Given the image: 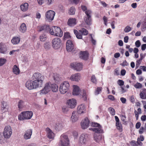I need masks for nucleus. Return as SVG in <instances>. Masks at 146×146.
<instances>
[{
	"instance_id": "obj_18",
	"label": "nucleus",
	"mask_w": 146,
	"mask_h": 146,
	"mask_svg": "<svg viewBox=\"0 0 146 146\" xmlns=\"http://www.w3.org/2000/svg\"><path fill=\"white\" fill-rule=\"evenodd\" d=\"M9 108V106L6 102L4 101L1 102V110L2 112L4 113L7 112Z\"/></svg>"
},
{
	"instance_id": "obj_54",
	"label": "nucleus",
	"mask_w": 146,
	"mask_h": 146,
	"mask_svg": "<svg viewBox=\"0 0 146 146\" xmlns=\"http://www.w3.org/2000/svg\"><path fill=\"white\" fill-rule=\"evenodd\" d=\"M102 88L101 87L98 88L95 91V93L96 94H99L100 92L101 91Z\"/></svg>"
},
{
	"instance_id": "obj_23",
	"label": "nucleus",
	"mask_w": 146,
	"mask_h": 146,
	"mask_svg": "<svg viewBox=\"0 0 146 146\" xmlns=\"http://www.w3.org/2000/svg\"><path fill=\"white\" fill-rule=\"evenodd\" d=\"M32 133V129H27L25 132L24 135V137L25 139H27L30 138Z\"/></svg>"
},
{
	"instance_id": "obj_20",
	"label": "nucleus",
	"mask_w": 146,
	"mask_h": 146,
	"mask_svg": "<svg viewBox=\"0 0 146 146\" xmlns=\"http://www.w3.org/2000/svg\"><path fill=\"white\" fill-rule=\"evenodd\" d=\"M80 74L77 73L72 75L70 79L72 81L78 82L80 80Z\"/></svg>"
},
{
	"instance_id": "obj_34",
	"label": "nucleus",
	"mask_w": 146,
	"mask_h": 146,
	"mask_svg": "<svg viewBox=\"0 0 146 146\" xmlns=\"http://www.w3.org/2000/svg\"><path fill=\"white\" fill-rule=\"evenodd\" d=\"M51 88L52 91L53 92H56L58 90V86L55 84H51Z\"/></svg>"
},
{
	"instance_id": "obj_61",
	"label": "nucleus",
	"mask_w": 146,
	"mask_h": 146,
	"mask_svg": "<svg viewBox=\"0 0 146 146\" xmlns=\"http://www.w3.org/2000/svg\"><path fill=\"white\" fill-rule=\"evenodd\" d=\"M141 60H142L140 59L137 60L136 64V67H138L139 66V65L141 63Z\"/></svg>"
},
{
	"instance_id": "obj_7",
	"label": "nucleus",
	"mask_w": 146,
	"mask_h": 146,
	"mask_svg": "<svg viewBox=\"0 0 146 146\" xmlns=\"http://www.w3.org/2000/svg\"><path fill=\"white\" fill-rule=\"evenodd\" d=\"M61 146H68L69 141L68 136L65 134H63L60 137Z\"/></svg>"
},
{
	"instance_id": "obj_41",
	"label": "nucleus",
	"mask_w": 146,
	"mask_h": 146,
	"mask_svg": "<svg viewBox=\"0 0 146 146\" xmlns=\"http://www.w3.org/2000/svg\"><path fill=\"white\" fill-rule=\"evenodd\" d=\"M134 87L137 89L141 88L142 87V85L141 84L137 82L134 85Z\"/></svg>"
},
{
	"instance_id": "obj_31",
	"label": "nucleus",
	"mask_w": 146,
	"mask_h": 146,
	"mask_svg": "<svg viewBox=\"0 0 146 146\" xmlns=\"http://www.w3.org/2000/svg\"><path fill=\"white\" fill-rule=\"evenodd\" d=\"M74 32L78 39H82V35L81 33L79 32V31H78L77 30L74 29Z\"/></svg>"
},
{
	"instance_id": "obj_3",
	"label": "nucleus",
	"mask_w": 146,
	"mask_h": 146,
	"mask_svg": "<svg viewBox=\"0 0 146 146\" xmlns=\"http://www.w3.org/2000/svg\"><path fill=\"white\" fill-rule=\"evenodd\" d=\"M33 115V112L31 111L23 112L18 115V119L20 120L30 119L31 118Z\"/></svg>"
},
{
	"instance_id": "obj_15",
	"label": "nucleus",
	"mask_w": 146,
	"mask_h": 146,
	"mask_svg": "<svg viewBox=\"0 0 146 146\" xmlns=\"http://www.w3.org/2000/svg\"><path fill=\"white\" fill-rule=\"evenodd\" d=\"M90 122V120L88 117H86L81 122L82 128L83 129L87 128L89 126Z\"/></svg>"
},
{
	"instance_id": "obj_55",
	"label": "nucleus",
	"mask_w": 146,
	"mask_h": 146,
	"mask_svg": "<svg viewBox=\"0 0 146 146\" xmlns=\"http://www.w3.org/2000/svg\"><path fill=\"white\" fill-rule=\"evenodd\" d=\"M123 66H127L128 65V63L127 62L126 60L124 61L122 63L120 64Z\"/></svg>"
},
{
	"instance_id": "obj_21",
	"label": "nucleus",
	"mask_w": 146,
	"mask_h": 146,
	"mask_svg": "<svg viewBox=\"0 0 146 146\" xmlns=\"http://www.w3.org/2000/svg\"><path fill=\"white\" fill-rule=\"evenodd\" d=\"M86 111V107L84 104H81L79 105L77 111L79 114L84 113Z\"/></svg>"
},
{
	"instance_id": "obj_47",
	"label": "nucleus",
	"mask_w": 146,
	"mask_h": 146,
	"mask_svg": "<svg viewBox=\"0 0 146 146\" xmlns=\"http://www.w3.org/2000/svg\"><path fill=\"white\" fill-rule=\"evenodd\" d=\"M63 126L62 123H59L58 124H56V127L57 129L59 130L61 129Z\"/></svg>"
},
{
	"instance_id": "obj_2",
	"label": "nucleus",
	"mask_w": 146,
	"mask_h": 146,
	"mask_svg": "<svg viewBox=\"0 0 146 146\" xmlns=\"http://www.w3.org/2000/svg\"><path fill=\"white\" fill-rule=\"evenodd\" d=\"M48 32L52 35L59 37L62 36L63 35V32L61 29L56 26L50 27Z\"/></svg>"
},
{
	"instance_id": "obj_22",
	"label": "nucleus",
	"mask_w": 146,
	"mask_h": 146,
	"mask_svg": "<svg viewBox=\"0 0 146 146\" xmlns=\"http://www.w3.org/2000/svg\"><path fill=\"white\" fill-rule=\"evenodd\" d=\"M80 57L84 60H86L88 58V53L87 51H81L79 54Z\"/></svg>"
},
{
	"instance_id": "obj_63",
	"label": "nucleus",
	"mask_w": 146,
	"mask_h": 146,
	"mask_svg": "<svg viewBox=\"0 0 146 146\" xmlns=\"http://www.w3.org/2000/svg\"><path fill=\"white\" fill-rule=\"evenodd\" d=\"M120 100L122 103L125 104L126 103V100L125 98L121 97L120 98Z\"/></svg>"
},
{
	"instance_id": "obj_13",
	"label": "nucleus",
	"mask_w": 146,
	"mask_h": 146,
	"mask_svg": "<svg viewBox=\"0 0 146 146\" xmlns=\"http://www.w3.org/2000/svg\"><path fill=\"white\" fill-rule=\"evenodd\" d=\"M70 66L72 68L77 71L81 70L83 68L82 64L80 63H71L70 64Z\"/></svg>"
},
{
	"instance_id": "obj_25",
	"label": "nucleus",
	"mask_w": 146,
	"mask_h": 146,
	"mask_svg": "<svg viewBox=\"0 0 146 146\" xmlns=\"http://www.w3.org/2000/svg\"><path fill=\"white\" fill-rule=\"evenodd\" d=\"M94 139L96 142L99 143L102 140V135L100 134L94 133Z\"/></svg>"
},
{
	"instance_id": "obj_43",
	"label": "nucleus",
	"mask_w": 146,
	"mask_h": 146,
	"mask_svg": "<svg viewBox=\"0 0 146 146\" xmlns=\"http://www.w3.org/2000/svg\"><path fill=\"white\" fill-rule=\"evenodd\" d=\"M85 13L86 15V17H91L92 12L90 10H87L85 11Z\"/></svg>"
},
{
	"instance_id": "obj_53",
	"label": "nucleus",
	"mask_w": 146,
	"mask_h": 146,
	"mask_svg": "<svg viewBox=\"0 0 146 146\" xmlns=\"http://www.w3.org/2000/svg\"><path fill=\"white\" fill-rule=\"evenodd\" d=\"M91 81L93 83H95L96 82V80L94 75L92 76L91 79Z\"/></svg>"
},
{
	"instance_id": "obj_62",
	"label": "nucleus",
	"mask_w": 146,
	"mask_h": 146,
	"mask_svg": "<svg viewBox=\"0 0 146 146\" xmlns=\"http://www.w3.org/2000/svg\"><path fill=\"white\" fill-rule=\"evenodd\" d=\"M134 113L135 114V116L136 117V118L137 120H138V117H139V114L137 111L135 110L134 111Z\"/></svg>"
},
{
	"instance_id": "obj_10",
	"label": "nucleus",
	"mask_w": 146,
	"mask_h": 146,
	"mask_svg": "<svg viewBox=\"0 0 146 146\" xmlns=\"http://www.w3.org/2000/svg\"><path fill=\"white\" fill-rule=\"evenodd\" d=\"M88 140V135L86 134H82L80 136L78 142L81 145H85Z\"/></svg>"
},
{
	"instance_id": "obj_46",
	"label": "nucleus",
	"mask_w": 146,
	"mask_h": 146,
	"mask_svg": "<svg viewBox=\"0 0 146 146\" xmlns=\"http://www.w3.org/2000/svg\"><path fill=\"white\" fill-rule=\"evenodd\" d=\"M7 60L5 59L0 58V66L3 65L6 62Z\"/></svg>"
},
{
	"instance_id": "obj_4",
	"label": "nucleus",
	"mask_w": 146,
	"mask_h": 146,
	"mask_svg": "<svg viewBox=\"0 0 146 146\" xmlns=\"http://www.w3.org/2000/svg\"><path fill=\"white\" fill-rule=\"evenodd\" d=\"M13 133V131L11 127L9 125L5 126L3 132V136L5 139H9L10 138Z\"/></svg>"
},
{
	"instance_id": "obj_60",
	"label": "nucleus",
	"mask_w": 146,
	"mask_h": 146,
	"mask_svg": "<svg viewBox=\"0 0 146 146\" xmlns=\"http://www.w3.org/2000/svg\"><path fill=\"white\" fill-rule=\"evenodd\" d=\"M108 98L112 101H114L115 100V98L113 96L111 95H109L108 96Z\"/></svg>"
},
{
	"instance_id": "obj_45",
	"label": "nucleus",
	"mask_w": 146,
	"mask_h": 146,
	"mask_svg": "<svg viewBox=\"0 0 146 146\" xmlns=\"http://www.w3.org/2000/svg\"><path fill=\"white\" fill-rule=\"evenodd\" d=\"M91 125L92 126L95 127H99L101 125L97 123L92 122L91 123Z\"/></svg>"
},
{
	"instance_id": "obj_37",
	"label": "nucleus",
	"mask_w": 146,
	"mask_h": 146,
	"mask_svg": "<svg viewBox=\"0 0 146 146\" xmlns=\"http://www.w3.org/2000/svg\"><path fill=\"white\" fill-rule=\"evenodd\" d=\"M79 32L81 33L82 35L86 36L88 34V31L84 28H82L79 30Z\"/></svg>"
},
{
	"instance_id": "obj_27",
	"label": "nucleus",
	"mask_w": 146,
	"mask_h": 146,
	"mask_svg": "<svg viewBox=\"0 0 146 146\" xmlns=\"http://www.w3.org/2000/svg\"><path fill=\"white\" fill-rule=\"evenodd\" d=\"M139 96L141 98L146 99V89L143 88L140 91Z\"/></svg>"
},
{
	"instance_id": "obj_40",
	"label": "nucleus",
	"mask_w": 146,
	"mask_h": 146,
	"mask_svg": "<svg viewBox=\"0 0 146 146\" xmlns=\"http://www.w3.org/2000/svg\"><path fill=\"white\" fill-rule=\"evenodd\" d=\"M40 39L41 41H44L47 39L46 36L44 34H42L40 36Z\"/></svg>"
},
{
	"instance_id": "obj_16",
	"label": "nucleus",
	"mask_w": 146,
	"mask_h": 146,
	"mask_svg": "<svg viewBox=\"0 0 146 146\" xmlns=\"http://www.w3.org/2000/svg\"><path fill=\"white\" fill-rule=\"evenodd\" d=\"M67 103L69 108H75L76 105V100L73 98L69 99L67 101Z\"/></svg>"
},
{
	"instance_id": "obj_35",
	"label": "nucleus",
	"mask_w": 146,
	"mask_h": 146,
	"mask_svg": "<svg viewBox=\"0 0 146 146\" xmlns=\"http://www.w3.org/2000/svg\"><path fill=\"white\" fill-rule=\"evenodd\" d=\"M85 23L88 25H91L92 23V20L91 17H85L84 19Z\"/></svg>"
},
{
	"instance_id": "obj_49",
	"label": "nucleus",
	"mask_w": 146,
	"mask_h": 146,
	"mask_svg": "<svg viewBox=\"0 0 146 146\" xmlns=\"http://www.w3.org/2000/svg\"><path fill=\"white\" fill-rule=\"evenodd\" d=\"M131 28L129 26H127L124 29V31L125 33H128L131 30Z\"/></svg>"
},
{
	"instance_id": "obj_5",
	"label": "nucleus",
	"mask_w": 146,
	"mask_h": 146,
	"mask_svg": "<svg viewBox=\"0 0 146 146\" xmlns=\"http://www.w3.org/2000/svg\"><path fill=\"white\" fill-rule=\"evenodd\" d=\"M25 87L29 90L36 89L41 87L34 80H28L27 81L25 84Z\"/></svg>"
},
{
	"instance_id": "obj_39",
	"label": "nucleus",
	"mask_w": 146,
	"mask_h": 146,
	"mask_svg": "<svg viewBox=\"0 0 146 146\" xmlns=\"http://www.w3.org/2000/svg\"><path fill=\"white\" fill-rule=\"evenodd\" d=\"M6 49L5 47H4V45L2 43H0V52L2 53H4L6 51Z\"/></svg>"
},
{
	"instance_id": "obj_50",
	"label": "nucleus",
	"mask_w": 146,
	"mask_h": 146,
	"mask_svg": "<svg viewBox=\"0 0 146 146\" xmlns=\"http://www.w3.org/2000/svg\"><path fill=\"white\" fill-rule=\"evenodd\" d=\"M62 111L64 113H66L68 111V108L66 106H64L62 107Z\"/></svg>"
},
{
	"instance_id": "obj_57",
	"label": "nucleus",
	"mask_w": 146,
	"mask_h": 146,
	"mask_svg": "<svg viewBox=\"0 0 146 146\" xmlns=\"http://www.w3.org/2000/svg\"><path fill=\"white\" fill-rule=\"evenodd\" d=\"M73 136L74 137V139L77 138L78 135V133L76 131H73L72 133Z\"/></svg>"
},
{
	"instance_id": "obj_29",
	"label": "nucleus",
	"mask_w": 146,
	"mask_h": 146,
	"mask_svg": "<svg viewBox=\"0 0 146 146\" xmlns=\"http://www.w3.org/2000/svg\"><path fill=\"white\" fill-rule=\"evenodd\" d=\"M20 41V37L15 36L13 37L11 42L13 44H18Z\"/></svg>"
},
{
	"instance_id": "obj_51",
	"label": "nucleus",
	"mask_w": 146,
	"mask_h": 146,
	"mask_svg": "<svg viewBox=\"0 0 146 146\" xmlns=\"http://www.w3.org/2000/svg\"><path fill=\"white\" fill-rule=\"evenodd\" d=\"M117 83L120 86H122L124 84V81L121 80H119L117 81Z\"/></svg>"
},
{
	"instance_id": "obj_12",
	"label": "nucleus",
	"mask_w": 146,
	"mask_h": 146,
	"mask_svg": "<svg viewBox=\"0 0 146 146\" xmlns=\"http://www.w3.org/2000/svg\"><path fill=\"white\" fill-rule=\"evenodd\" d=\"M50 27L48 25H39L37 27V30L39 32L43 31L45 33L48 32Z\"/></svg>"
},
{
	"instance_id": "obj_14",
	"label": "nucleus",
	"mask_w": 146,
	"mask_h": 146,
	"mask_svg": "<svg viewBox=\"0 0 146 146\" xmlns=\"http://www.w3.org/2000/svg\"><path fill=\"white\" fill-rule=\"evenodd\" d=\"M115 120L116 121L115 126L116 129L120 132H122L123 131V126L120 122L119 119L118 117L117 116H115Z\"/></svg>"
},
{
	"instance_id": "obj_9",
	"label": "nucleus",
	"mask_w": 146,
	"mask_h": 146,
	"mask_svg": "<svg viewBox=\"0 0 146 146\" xmlns=\"http://www.w3.org/2000/svg\"><path fill=\"white\" fill-rule=\"evenodd\" d=\"M51 83H46L44 87L40 91V95L45 94L49 92L51 89Z\"/></svg>"
},
{
	"instance_id": "obj_36",
	"label": "nucleus",
	"mask_w": 146,
	"mask_h": 146,
	"mask_svg": "<svg viewBox=\"0 0 146 146\" xmlns=\"http://www.w3.org/2000/svg\"><path fill=\"white\" fill-rule=\"evenodd\" d=\"M71 119L72 122H75L78 120V118L75 115V111H73L72 113Z\"/></svg>"
},
{
	"instance_id": "obj_42",
	"label": "nucleus",
	"mask_w": 146,
	"mask_h": 146,
	"mask_svg": "<svg viewBox=\"0 0 146 146\" xmlns=\"http://www.w3.org/2000/svg\"><path fill=\"white\" fill-rule=\"evenodd\" d=\"M75 9L73 7L70 8L69 11V13L71 15H73L75 13Z\"/></svg>"
},
{
	"instance_id": "obj_11",
	"label": "nucleus",
	"mask_w": 146,
	"mask_h": 146,
	"mask_svg": "<svg viewBox=\"0 0 146 146\" xmlns=\"http://www.w3.org/2000/svg\"><path fill=\"white\" fill-rule=\"evenodd\" d=\"M55 14V12L52 10L48 11L46 13V19L51 21L53 19Z\"/></svg>"
},
{
	"instance_id": "obj_58",
	"label": "nucleus",
	"mask_w": 146,
	"mask_h": 146,
	"mask_svg": "<svg viewBox=\"0 0 146 146\" xmlns=\"http://www.w3.org/2000/svg\"><path fill=\"white\" fill-rule=\"evenodd\" d=\"M129 100L133 104L135 101L134 96H131Z\"/></svg>"
},
{
	"instance_id": "obj_44",
	"label": "nucleus",
	"mask_w": 146,
	"mask_h": 146,
	"mask_svg": "<svg viewBox=\"0 0 146 146\" xmlns=\"http://www.w3.org/2000/svg\"><path fill=\"white\" fill-rule=\"evenodd\" d=\"M82 98L84 101H86L87 100V95L86 92L85 90H83V94L82 95Z\"/></svg>"
},
{
	"instance_id": "obj_1",
	"label": "nucleus",
	"mask_w": 146,
	"mask_h": 146,
	"mask_svg": "<svg viewBox=\"0 0 146 146\" xmlns=\"http://www.w3.org/2000/svg\"><path fill=\"white\" fill-rule=\"evenodd\" d=\"M33 79L41 87L42 86L44 80V76L41 74L37 72L35 73L32 76Z\"/></svg>"
},
{
	"instance_id": "obj_33",
	"label": "nucleus",
	"mask_w": 146,
	"mask_h": 146,
	"mask_svg": "<svg viewBox=\"0 0 146 146\" xmlns=\"http://www.w3.org/2000/svg\"><path fill=\"white\" fill-rule=\"evenodd\" d=\"M13 73L16 75H18L20 73L19 68L16 65L14 66L13 68Z\"/></svg>"
},
{
	"instance_id": "obj_59",
	"label": "nucleus",
	"mask_w": 146,
	"mask_h": 146,
	"mask_svg": "<svg viewBox=\"0 0 146 146\" xmlns=\"http://www.w3.org/2000/svg\"><path fill=\"white\" fill-rule=\"evenodd\" d=\"M103 19L104 21V24L106 25H107V22L108 19L107 17L105 16H104L103 17Z\"/></svg>"
},
{
	"instance_id": "obj_19",
	"label": "nucleus",
	"mask_w": 146,
	"mask_h": 146,
	"mask_svg": "<svg viewBox=\"0 0 146 146\" xmlns=\"http://www.w3.org/2000/svg\"><path fill=\"white\" fill-rule=\"evenodd\" d=\"M45 131L46 133V135L48 138L49 139H54L55 136V134L50 128H46Z\"/></svg>"
},
{
	"instance_id": "obj_64",
	"label": "nucleus",
	"mask_w": 146,
	"mask_h": 146,
	"mask_svg": "<svg viewBox=\"0 0 146 146\" xmlns=\"http://www.w3.org/2000/svg\"><path fill=\"white\" fill-rule=\"evenodd\" d=\"M131 145L132 146H137V145L136 142L134 141H131Z\"/></svg>"
},
{
	"instance_id": "obj_56",
	"label": "nucleus",
	"mask_w": 146,
	"mask_h": 146,
	"mask_svg": "<svg viewBox=\"0 0 146 146\" xmlns=\"http://www.w3.org/2000/svg\"><path fill=\"white\" fill-rule=\"evenodd\" d=\"M135 45L136 47H139L141 45V43L139 40H137L135 42Z\"/></svg>"
},
{
	"instance_id": "obj_32",
	"label": "nucleus",
	"mask_w": 146,
	"mask_h": 146,
	"mask_svg": "<svg viewBox=\"0 0 146 146\" xmlns=\"http://www.w3.org/2000/svg\"><path fill=\"white\" fill-rule=\"evenodd\" d=\"M29 5L28 3H25L24 4H22L20 6L21 10L23 11H27Z\"/></svg>"
},
{
	"instance_id": "obj_52",
	"label": "nucleus",
	"mask_w": 146,
	"mask_h": 146,
	"mask_svg": "<svg viewBox=\"0 0 146 146\" xmlns=\"http://www.w3.org/2000/svg\"><path fill=\"white\" fill-rule=\"evenodd\" d=\"M120 117L121 121L123 122H125V120L126 118L125 114L121 115Z\"/></svg>"
},
{
	"instance_id": "obj_24",
	"label": "nucleus",
	"mask_w": 146,
	"mask_h": 146,
	"mask_svg": "<svg viewBox=\"0 0 146 146\" xmlns=\"http://www.w3.org/2000/svg\"><path fill=\"white\" fill-rule=\"evenodd\" d=\"M67 23L68 25L70 26H73L76 24V20L75 18H70L68 19Z\"/></svg>"
},
{
	"instance_id": "obj_30",
	"label": "nucleus",
	"mask_w": 146,
	"mask_h": 146,
	"mask_svg": "<svg viewBox=\"0 0 146 146\" xmlns=\"http://www.w3.org/2000/svg\"><path fill=\"white\" fill-rule=\"evenodd\" d=\"M27 28L26 25L25 23H22L21 25L19 31L22 33H25L27 30Z\"/></svg>"
},
{
	"instance_id": "obj_48",
	"label": "nucleus",
	"mask_w": 146,
	"mask_h": 146,
	"mask_svg": "<svg viewBox=\"0 0 146 146\" xmlns=\"http://www.w3.org/2000/svg\"><path fill=\"white\" fill-rule=\"evenodd\" d=\"M109 110V112L112 115H114L115 114V111L113 108H110Z\"/></svg>"
},
{
	"instance_id": "obj_26",
	"label": "nucleus",
	"mask_w": 146,
	"mask_h": 146,
	"mask_svg": "<svg viewBox=\"0 0 146 146\" xmlns=\"http://www.w3.org/2000/svg\"><path fill=\"white\" fill-rule=\"evenodd\" d=\"M92 130L95 132L94 133L100 134V133H103L104 132L101 126L98 128H93Z\"/></svg>"
},
{
	"instance_id": "obj_6",
	"label": "nucleus",
	"mask_w": 146,
	"mask_h": 146,
	"mask_svg": "<svg viewBox=\"0 0 146 146\" xmlns=\"http://www.w3.org/2000/svg\"><path fill=\"white\" fill-rule=\"evenodd\" d=\"M70 85L68 81H64L60 85V91L61 93L64 94L68 91Z\"/></svg>"
},
{
	"instance_id": "obj_28",
	"label": "nucleus",
	"mask_w": 146,
	"mask_h": 146,
	"mask_svg": "<svg viewBox=\"0 0 146 146\" xmlns=\"http://www.w3.org/2000/svg\"><path fill=\"white\" fill-rule=\"evenodd\" d=\"M73 90L72 94L74 95H78L80 92V90L79 87L77 85H73Z\"/></svg>"
},
{
	"instance_id": "obj_17",
	"label": "nucleus",
	"mask_w": 146,
	"mask_h": 146,
	"mask_svg": "<svg viewBox=\"0 0 146 146\" xmlns=\"http://www.w3.org/2000/svg\"><path fill=\"white\" fill-rule=\"evenodd\" d=\"M66 50L68 52H71L74 49V44L71 40H68L66 42Z\"/></svg>"
},
{
	"instance_id": "obj_38",
	"label": "nucleus",
	"mask_w": 146,
	"mask_h": 146,
	"mask_svg": "<svg viewBox=\"0 0 146 146\" xmlns=\"http://www.w3.org/2000/svg\"><path fill=\"white\" fill-rule=\"evenodd\" d=\"M24 106V102L22 100H20L18 103V108L19 110L22 108Z\"/></svg>"
},
{
	"instance_id": "obj_8",
	"label": "nucleus",
	"mask_w": 146,
	"mask_h": 146,
	"mask_svg": "<svg viewBox=\"0 0 146 146\" xmlns=\"http://www.w3.org/2000/svg\"><path fill=\"white\" fill-rule=\"evenodd\" d=\"M52 46L53 48L57 49L61 46V41L60 38L57 37L55 38L52 40Z\"/></svg>"
}]
</instances>
